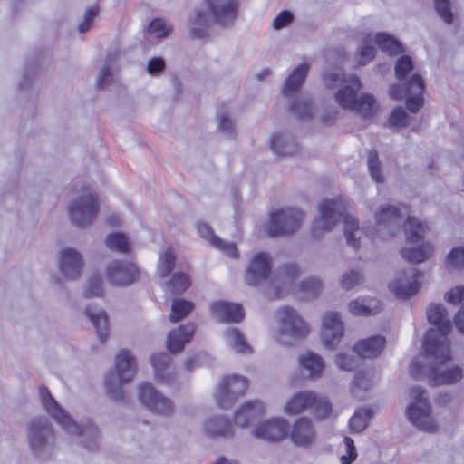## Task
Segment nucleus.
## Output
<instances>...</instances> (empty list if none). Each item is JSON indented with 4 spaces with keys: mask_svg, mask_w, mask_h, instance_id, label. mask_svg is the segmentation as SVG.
Here are the masks:
<instances>
[{
    "mask_svg": "<svg viewBox=\"0 0 464 464\" xmlns=\"http://www.w3.org/2000/svg\"><path fill=\"white\" fill-rule=\"evenodd\" d=\"M323 80L327 88L340 87L335 94L336 101L344 109H349L366 117L372 114L374 99L370 94L357 93L362 88L359 78L347 75L342 68L335 67L327 70L323 74Z\"/></svg>",
    "mask_w": 464,
    "mask_h": 464,
    "instance_id": "nucleus-1",
    "label": "nucleus"
},
{
    "mask_svg": "<svg viewBox=\"0 0 464 464\" xmlns=\"http://www.w3.org/2000/svg\"><path fill=\"white\" fill-rule=\"evenodd\" d=\"M319 216L314 218L312 225V235L319 237L324 232L330 231L343 218L344 236L347 244L353 248L359 247L361 231L358 220L350 214H345L344 204L338 199H324L319 206Z\"/></svg>",
    "mask_w": 464,
    "mask_h": 464,
    "instance_id": "nucleus-2",
    "label": "nucleus"
},
{
    "mask_svg": "<svg viewBox=\"0 0 464 464\" xmlns=\"http://www.w3.org/2000/svg\"><path fill=\"white\" fill-rule=\"evenodd\" d=\"M39 396L44 410L67 434L82 437V443L88 450H98L100 435L93 423L88 421L84 425H79L61 408L45 387L39 388Z\"/></svg>",
    "mask_w": 464,
    "mask_h": 464,
    "instance_id": "nucleus-3",
    "label": "nucleus"
},
{
    "mask_svg": "<svg viewBox=\"0 0 464 464\" xmlns=\"http://www.w3.org/2000/svg\"><path fill=\"white\" fill-rule=\"evenodd\" d=\"M436 355L429 354L424 351L423 357L414 359L410 365V373L414 379L427 377L429 383L433 386L453 384L459 382L463 377L462 369L454 365L446 367V362L450 360V349L449 357L441 358L440 349Z\"/></svg>",
    "mask_w": 464,
    "mask_h": 464,
    "instance_id": "nucleus-4",
    "label": "nucleus"
},
{
    "mask_svg": "<svg viewBox=\"0 0 464 464\" xmlns=\"http://www.w3.org/2000/svg\"><path fill=\"white\" fill-rule=\"evenodd\" d=\"M412 60H397L395 64V74L400 82L405 81L402 84H393L389 88V95L394 100L406 99L407 109L416 113L423 107V92L425 82L421 75L412 72Z\"/></svg>",
    "mask_w": 464,
    "mask_h": 464,
    "instance_id": "nucleus-5",
    "label": "nucleus"
},
{
    "mask_svg": "<svg viewBox=\"0 0 464 464\" xmlns=\"http://www.w3.org/2000/svg\"><path fill=\"white\" fill-rule=\"evenodd\" d=\"M427 319L436 329L427 331L423 341V350L429 354L436 355L440 349L441 358L449 357V340L447 335L451 331V323L445 307L440 304H430L427 311Z\"/></svg>",
    "mask_w": 464,
    "mask_h": 464,
    "instance_id": "nucleus-6",
    "label": "nucleus"
},
{
    "mask_svg": "<svg viewBox=\"0 0 464 464\" xmlns=\"http://www.w3.org/2000/svg\"><path fill=\"white\" fill-rule=\"evenodd\" d=\"M308 70L309 64L307 63L300 64L285 79L281 90L282 95L290 100V111L299 121H309L313 115L310 100L305 96L298 95Z\"/></svg>",
    "mask_w": 464,
    "mask_h": 464,
    "instance_id": "nucleus-7",
    "label": "nucleus"
},
{
    "mask_svg": "<svg viewBox=\"0 0 464 464\" xmlns=\"http://www.w3.org/2000/svg\"><path fill=\"white\" fill-rule=\"evenodd\" d=\"M116 372L107 374L104 380L106 392L115 401H125V392L121 385L131 382L136 373V360L126 349L121 350L115 356Z\"/></svg>",
    "mask_w": 464,
    "mask_h": 464,
    "instance_id": "nucleus-8",
    "label": "nucleus"
},
{
    "mask_svg": "<svg viewBox=\"0 0 464 464\" xmlns=\"http://www.w3.org/2000/svg\"><path fill=\"white\" fill-rule=\"evenodd\" d=\"M305 411H311L318 420L331 417L333 406L327 398L311 391H302L293 394L284 406V412L296 416Z\"/></svg>",
    "mask_w": 464,
    "mask_h": 464,
    "instance_id": "nucleus-9",
    "label": "nucleus"
},
{
    "mask_svg": "<svg viewBox=\"0 0 464 464\" xmlns=\"http://www.w3.org/2000/svg\"><path fill=\"white\" fill-rule=\"evenodd\" d=\"M100 204L96 191L88 185L79 188V195L69 204L68 213L72 224L85 227L92 224L99 213Z\"/></svg>",
    "mask_w": 464,
    "mask_h": 464,
    "instance_id": "nucleus-10",
    "label": "nucleus"
},
{
    "mask_svg": "<svg viewBox=\"0 0 464 464\" xmlns=\"http://www.w3.org/2000/svg\"><path fill=\"white\" fill-rule=\"evenodd\" d=\"M408 212L405 205H381L374 214L375 227L367 234L380 240L393 237L400 231L401 220Z\"/></svg>",
    "mask_w": 464,
    "mask_h": 464,
    "instance_id": "nucleus-11",
    "label": "nucleus"
},
{
    "mask_svg": "<svg viewBox=\"0 0 464 464\" xmlns=\"http://www.w3.org/2000/svg\"><path fill=\"white\" fill-rule=\"evenodd\" d=\"M426 391L420 386H412L410 396L412 401L406 410L408 420L419 430L433 432L437 430L431 414V405Z\"/></svg>",
    "mask_w": 464,
    "mask_h": 464,
    "instance_id": "nucleus-12",
    "label": "nucleus"
},
{
    "mask_svg": "<svg viewBox=\"0 0 464 464\" xmlns=\"http://www.w3.org/2000/svg\"><path fill=\"white\" fill-rule=\"evenodd\" d=\"M278 326L276 338L284 345H292L295 340L304 338L308 326L300 314L289 306H284L277 312Z\"/></svg>",
    "mask_w": 464,
    "mask_h": 464,
    "instance_id": "nucleus-13",
    "label": "nucleus"
},
{
    "mask_svg": "<svg viewBox=\"0 0 464 464\" xmlns=\"http://www.w3.org/2000/svg\"><path fill=\"white\" fill-rule=\"evenodd\" d=\"M27 440L30 449L38 458H44L53 451L55 437L45 418H34L27 424Z\"/></svg>",
    "mask_w": 464,
    "mask_h": 464,
    "instance_id": "nucleus-14",
    "label": "nucleus"
},
{
    "mask_svg": "<svg viewBox=\"0 0 464 464\" xmlns=\"http://www.w3.org/2000/svg\"><path fill=\"white\" fill-rule=\"evenodd\" d=\"M376 47L390 56H396L403 53V46L393 36L385 33L366 34L359 50L360 58H374Z\"/></svg>",
    "mask_w": 464,
    "mask_h": 464,
    "instance_id": "nucleus-15",
    "label": "nucleus"
},
{
    "mask_svg": "<svg viewBox=\"0 0 464 464\" xmlns=\"http://www.w3.org/2000/svg\"><path fill=\"white\" fill-rule=\"evenodd\" d=\"M318 432L314 421L306 416L288 423L287 439L292 444L300 449H311L317 442Z\"/></svg>",
    "mask_w": 464,
    "mask_h": 464,
    "instance_id": "nucleus-16",
    "label": "nucleus"
},
{
    "mask_svg": "<svg viewBox=\"0 0 464 464\" xmlns=\"http://www.w3.org/2000/svg\"><path fill=\"white\" fill-rule=\"evenodd\" d=\"M303 218L297 208L279 209L271 214L268 233L273 237L291 234L300 227Z\"/></svg>",
    "mask_w": 464,
    "mask_h": 464,
    "instance_id": "nucleus-17",
    "label": "nucleus"
},
{
    "mask_svg": "<svg viewBox=\"0 0 464 464\" xmlns=\"http://www.w3.org/2000/svg\"><path fill=\"white\" fill-rule=\"evenodd\" d=\"M139 399L144 407L155 414L168 417L174 412L175 407L172 401L149 382L139 386Z\"/></svg>",
    "mask_w": 464,
    "mask_h": 464,
    "instance_id": "nucleus-18",
    "label": "nucleus"
},
{
    "mask_svg": "<svg viewBox=\"0 0 464 464\" xmlns=\"http://www.w3.org/2000/svg\"><path fill=\"white\" fill-rule=\"evenodd\" d=\"M247 386V379L244 376L233 374L225 377L215 393L217 404L221 409H228L238 396L245 393Z\"/></svg>",
    "mask_w": 464,
    "mask_h": 464,
    "instance_id": "nucleus-19",
    "label": "nucleus"
},
{
    "mask_svg": "<svg viewBox=\"0 0 464 464\" xmlns=\"http://www.w3.org/2000/svg\"><path fill=\"white\" fill-rule=\"evenodd\" d=\"M138 276L139 269L130 262L113 260L106 267V277L114 285H129L134 283Z\"/></svg>",
    "mask_w": 464,
    "mask_h": 464,
    "instance_id": "nucleus-20",
    "label": "nucleus"
},
{
    "mask_svg": "<svg viewBox=\"0 0 464 464\" xmlns=\"http://www.w3.org/2000/svg\"><path fill=\"white\" fill-rule=\"evenodd\" d=\"M343 324L340 315L334 312H327L322 320V342L328 349H334L343 334Z\"/></svg>",
    "mask_w": 464,
    "mask_h": 464,
    "instance_id": "nucleus-21",
    "label": "nucleus"
},
{
    "mask_svg": "<svg viewBox=\"0 0 464 464\" xmlns=\"http://www.w3.org/2000/svg\"><path fill=\"white\" fill-rule=\"evenodd\" d=\"M420 272L414 267H411L398 276L391 282L390 289L400 298H407L415 295L420 287L419 278Z\"/></svg>",
    "mask_w": 464,
    "mask_h": 464,
    "instance_id": "nucleus-22",
    "label": "nucleus"
},
{
    "mask_svg": "<svg viewBox=\"0 0 464 464\" xmlns=\"http://www.w3.org/2000/svg\"><path fill=\"white\" fill-rule=\"evenodd\" d=\"M271 273V256L267 253H257L252 258L246 270V282L256 286L266 281Z\"/></svg>",
    "mask_w": 464,
    "mask_h": 464,
    "instance_id": "nucleus-23",
    "label": "nucleus"
},
{
    "mask_svg": "<svg viewBox=\"0 0 464 464\" xmlns=\"http://www.w3.org/2000/svg\"><path fill=\"white\" fill-rule=\"evenodd\" d=\"M217 24L223 26L233 23L237 15V0H205Z\"/></svg>",
    "mask_w": 464,
    "mask_h": 464,
    "instance_id": "nucleus-24",
    "label": "nucleus"
},
{
    "mask_svg": "<svg viewBox=\"0 0 464 464\" xmlns=\"http://www.w3.org/2000/svg\"><path fill=\"white\" fill-rule=\"evenodd\" d=\"M298 274V267L295 264L285 265L276 270L270 282V286L274 291L273 293L267 292V296L270 298H279L285 291L289 289Z\"/></svg>",
    "mask_w": 464,
    "mask_h": 464,
    "instance_id": "nucleus-25",
    "label": "nucleus"
},
{
    "mask_svg": "<svg viewBox=\"0 0 464 464\" xmlns=\"http://www.w3.org/2000/svg\"><path fill=\"white\" fill-rule=\"evenodd\" d=\"M58 266L65 278L77 279L82 271L83 259L77 250L65 248L60 252Z\"/></svg>",
    "mask_w": 464,
    "mask_h": 464,
    "instance_id": "nucleus-26",
    "label": "nucleus"
},
{
    "mask_svg": "<svg viewBox=\"0 0 464 464\" xmlns=\"http://www.w3.org/2000/svg\"><path fill=\"white\" fill-rule=\"evenodd\" d=\"M288 421L284 418H274L259 424L253 434L267 441H277L287 438Z\"/></svg>",
    "mask_w": 464,
    "mask_h": 464,
    "instance_id": "nucleus-27",
    "label": "nucleus"
},
{
    "mask_svg": "<svg viewBox=\"0 0 464 464\" xmlns=\"http://www.w3.org/2000/svg\"><path fill=\"white\" fill-rule=\"evenodd\" d=\"M213 317L221 323H237L244 318L243 308L240 304L226 301H216L210 304Z\"/></svg>",
    "mask_w": 464,
    "mask_h": 464,
    "instance_id": "nucleus-28",
    "label": "nucleus"
},
{
    "mask_svg": "<svg viewBox=\"0 0 464 464\" xmlns=\"http://www.w3.org/2000/svg\"><path fill=\"white\" fill-rule=\"evenodd\" d=\"M150 361L155 378L159 382L169 384L175 379L176 372L172 366V359L168 353H155Z\"/></svg>",
    "mask_w": 464,
    "mask_h": 464,
    "instance_id": "nucleus-29",
    "label": "nucleus"
},
{
    "mask_svg": "<svg viewBox=\"0 0 464 464\" xmlns=\"http://www.w3.org/2000/svg\"><path fill=\"white\" fill-rule=\"evenodd\" d=\"M195 333V326L192 324L180 325L176 330L171 331L167 339V347L172 353L183 351L185 345L188 343Z\"/></svg>",
    "mask_w": 464,
    "mask_h": 464,
    "instance_id": "nucleus-30",
    "label": "nucleus"
},
{
    "mask_svg": "<svg viewBox=\"0 0 464 464\" xmlns=\"http://www.w3.org/2000/svg\"><path fill=\"white\" fill-rule=\"evenodd\" d=\"M385 343L384 337L375 335L356 343L353 346V351L361 358L373 359L382 353Z\"/></svg>",
    "mask_w": 464,
    "mask_h": 464,
    "instance_id": "nucleus-31",
    "label": "nucleus"
},
{
    "mask_svg": "<svg viewBox=\"0 0 464 464\" xmlns=\"http://www.w3.org/2000/svg\"><path fill=\"white\" fill-rule=\"evenodd\" d=\"M198 232L202 238L208 240L217 249L230 257H237L238 253L236 245L231 242L223 241L221 238L218 237L208 225L199 223L198 225Z\"/></svg>",
    "mask_w": 464,
    "mask_h": 464,
    "instance_id": "nucleus-32",
    "label": "nucleus"
},
{
    "mask_svg": "<svg viewBox=\"0 0 464 464\" xmlns=\"http://www.w3.org/2000/svg\"><path fill=\"white\" fill-rule=\"evenodd\" d=\"M205 433L211 438H229L233 435L232 424L223 416H216L204 423Z\"/></svg>",
    "mask_w": 464,
    "mask_h": 464,
    "instance_id": "nucleus-33",
    "label": "nucleus"
},
{
    "mask_svg": "<svg viewBox=\"0 0 464 464\" xmlns=\"http://www.w3.org/2000/svg\"><path fill=\"white\" fill-rule=\"evenodd\" d=\"M85 314L92 323L98 340L104 343L109 338V319L106 312L102 309H93L91 306L85 308Z\"/></svg>",
    "mask_w": 464,
    "mask_h": 464,
    "instance_id": "nucleus-34",
    "label": "nucleus"
},
{
    "mask_svg": "<svg viewBox=\"0 0 464 464\" xmlns=\"http://www.w3.org/2000/svg\"><path fill=\"white\" fill-rule=\"evenodd\" d=\"M382 305L379 300L372 297H359L348 304L349 312L356 316H369L379 313Z\"/></svg>",
    "mask_w": 464,
    "mask_h": 464,
    "instance_id": "nucleus-35",
    "label": "nucleus"
},
{
    "mask_svg": "<svg viewBox=\"0 0 464 464\" xmlns=\"http://www.w3.org/2000/svg\"><path fill=\"white\" fill-rule=\"evenodd\" d=\"M264 413V405L261 401H249L245 403L235 414L237 425L246 427Z\"/></svg>",
    "mask_w": 464,
    "mask_h": 464,
    "instance_id": "nucleus-36",
    "label": "nucleus"
},
{
    "mask_svg": "<svg viewBox=\"0 0 464 464\" xmlns=\"http://www.w3.org/2000/svg\"><path fill=\"white\" fill-rule=\"evenodd\" d=\"M226 343L238 353H251L252 348L247 343L245 335L235 327H230L224 332Z\"/></svg>",
    "mask_w": 464,
    "mask_h": 464,
    "instance_id": "nucleus-37",
    "label": "nucleus"
},
{
    "mask_svg": "<svg viewBox=\"0 0 464 464\" xmlns=\"http://www.w3.org/2000/svg\"><path fill=\"white\" fill-rule=\"evenodd\" d=\"M271 149L279 156H290L297 150V144L289 134H276L271 139Z\"/></svg>",
    "mask_w": 464,
    "mask_h": 464,
    "instance_id": "nucleus-38",
    "label": "nucleus"
},
{
    "mask_svg": "<svg viewBox=\"0 0 464 464\" xmlns=\"http://www.w3.org/2000/svg\"><path fill=\"white\" fill-rule=\"evenodd\" d=\"M445 300L452 304H460L461 308L455 316V325L464 334V286H456L445 295Z\"/></svg>",
    "mask_w": 464,
    "mask_h": 464,
    "instance_id": "nucleus-39",
    "label": "nucleus"
},
{
    "mask_svg": "<svg viewBox=\"0 0 464 464\" xmlns=\"http://www.w3.org/2000/svg\"><path fill=\"white\" fill-rule=\"evenodd\" d=\"M298 361L301 368L307 371L311 378L321 375L324 367L323 359L313 352H306L300 355Z\"/></svg>",
    "mask_w": 464,
    "mask_h": 464,
    "instance_id": "nucleus-40",
    "label": "nucleus"
},
{
    "mask_svg": "<svg viewBox=\"0 0 464 464\" xmlns=\"http://www.w3.org/2000/svg\"><path fill=\"white\" fill-rule=\"evenodd\" d=\"M173 32L171 23L163 17H156L152 19L147 26L146 34L158 41H161L169 37Z\"/></svg>",
    "mask_w": 464,
    "mask_h": 464,
    "instance_id": "nucleus-41",
    "label": "nucleus"
},
{
    "mask_svg": "<svg viewBox=\"0 0 464 464\" xmlns=\"http://www.w3.org/2000/svg\"><path fill=\"white\" fill-rule=\"evenodd\" d=\"M406 239L409 242L418 243L426 235L429 227L426 223L414 217H408L403 225Z\"/></svg>",
    "mask_w": 464,
    "mask_h": 464,
    "instance_id": "nucleus-42",
    "label": "nucleus"
},
{
    "mask_svg": "<svg viewBox=\"0 0 464 464\" xmlns=\"http://www.w3.org/2000/svg\"><path fill=\"white\" fill-rule=\"evenodd\" d=\"M401 256L410 263L420 264L433 253V247L430 243H422L415 247H404L401 251Z\"/></svg>",
    "mask_w": 464,
    "mask_h": 464,
    "instance_id": "nucleus-43",
    "label": "nucleus"
},
{
    "mask_svg": "<svg viewBox=\"0 0 464 464\" xmlns=\"http://www.w3.org/2000/svg\"><path fill=\"white\" fill-rule=\"evenodd\" d=\"M372 411L368 408H360L352 416L349 421L350 429L353 432H362L364 430L372 418Z\"/></svg>",
    "mask_w": 464,
    "mask_h": 464,
    "instance_id": "nucleus-44",
    "label": "nucleus"
},
{
    "mask_svg": "<svg viewBox=\"0 0 464 464\" xmlns=\"http://www.w3.org/2000/svg\"><path fill=\"white\" fill-rule=\"evenodd\" d=\"M323 290V284L317 277H309L303 280L298 285V292L303 299H312L319 295Z\"/></svg>",
    "mask_w": 464,
    "mask_h": 464,
    "instance_id": "nucleus-45",
    "label": "nucleus"
},
{
    "mask_svg": "<svg viewBox=\"0 0 464 464\" xmlns=\"http://www.w3.org/2000/svg\"><path fill=\"white\" fill-rule=\"evenodd\" d=\"M193 309L194 304L192 302L182 298H175L172 301L169 320L173 323L179 322L191 313Z\"/></svg>",
    "mask_w": 464,
    "mask_h": 464,
    "instance_id": "nucleus-46",
    "label": "nucleus"
},
{
    "mask_svg": "<svg viewBox=\"0 0 464 464\" xmlns=\"http://www.w3.org/2000/svg\"><path fill=\"white\" fill-rule=\"evenodd\" d=\"M210 20L208 15L202 12H197L192 20L191 34L194 37L202 39L208 35Z\"/></svg>",
    "mask_w": 464,
    "mask_h": 464,
    "instance_id": "nucleus-47",
    "label": "nucleus"
},
{
    "mask_svg": "<svg viewBox=\"0 0 464 464\" xmlns=\"http://www.w3.org/2000/svg\"><path fill=\"white\" fill-rule=\"evenodd\" d=\"M106 245L111 249L120 253H128L130 249L129 238L121 232H113L106 237Z\"/></svg>",
    "mask_w": 464,
    "mask_h": 464,
    "instance_id": "nucleus-48",
    "label": "nucleus"
},
{
    "mask_svg": "<svg viewBox=\"0 0 464 464\" xmlns=\"http://www.w3.org/2000/svg\"><path fill=\"white\" fill-rule=\"evenodd\" d=\"M103 294L102 278L100 275H92L87 280L83 290L85 297H99Z\"/></svg>",
    "mask_w": 464,
    "mask_h": 464,
    "instance_id": "nucleus-49",
    "label": "nucleus"
},
{
    "mask_svg": "<svg viewBox=\"0 0 464 464\" xmlns=\"http://www.w3.org/2000/svg\"><path fill=\"white\" fill-rule=\"evenodd\" d=\"M176 257L171 248H167L163 254L160 255L159 260V273L161 277H166L169 275L175 266Z\"/></svg>",
    "mask_w": 464,
    "mask_h": 464,
    "instance_id": "nucleus-50",
    "label": "nucleus"
},
{
    "mask_svg": "<svg viewBox=\"0 0 464 464\" xmlns=\"http://www.w3.org/2000/svg\"><path fill=\"white\" fill-rule=\"evenodd\" d=\"M190 285L188 276L184 273H176L167 282V286L172 294H181Z\"/></svg>",
    "mask_w": 464,
    "mask_h": 464,
    "instance_id": "nucleus-51",
    "label": "nucleus"
},
{
    "mask_svg": "<svg viewBox=\"0 0 464 464\" xmlns=\"http://www.w3.org/2000/svg\"><path fill=\"white\" fill-rule=\"evenodd\" d=\"M448 269L459 270L464 268V246L454 247L447 256Z\"/></svg>",
    "mask_w": 464,
    "mask_h": 464,
    "instance_id": "nucleus-52",
    "label": "nucleus"
},
{
    "mask_svg": "<svg viewBox=\"0 0 464 464\" xmlns=\"http://www.w3.org/2000/svg\"><path fill=\"white\" fill-rule=\"evenodd\" d=\"M411 121L412 117L401 107L394 109L389 119L390 124L396 127H408Z\"/></svg>",
    "mask_w": 464,
    "mask_h": 464,
    "instance_id": "nucleus-53",
    "label": "nucleus"
},
{
    "mask_svg": "<svg viewBox=\"0 0 464 464\" xmlns=\"http://www.w3.org/2000/svg\"><path fill=\"white\" fill-rule=\"evenodd\" d=\"M368 169L372 178L377 182H382L383 177L381 173L380 161L375 150H372L368 155Z\"/></svg>",
    "mask_w": 464,
    "mask_h": 464,
    "instance_id": "nucleus-54",
    "label": "nucleus"
},
{
    "mask_svg": "<svg viewBox=\"0 0 464 464\" xmlns=\"http://www.w3.org/2000/svg\"><path fill=\"white\" fill-rule=\"evenodd\" d=\"M436 12L447 24L453 22V14L450 10V0H433Z\"/></svg>",
    "mask_w": 464,
    "mask_h": 464,
    "instance_id": "nucleus-55",
    "label": "nucleus"
},
{
    "mask_svg": "<svg viewBox=\"0 0 464 464\" xmlns=\"http://www.w3.org/2000/svg\"><path fill=\"white\" fill-rule=\"evenodd\" d=\"M372 382L371 379L367 377L366 373L358 372L354 377L352 392L354 394V396L360 398V400H364L363 396H360L357 393V390L362 389L363 391H367L372 386Z\"/></svg>",
    "mask_w": 464,
    "mask_h": 464,
    "instance_id": "nucleus-56",
    "label": "nucleus"
},
{
    "mask_svg": "<svg viewBox=\"0 0 464 464\" xmlns=\"http://www.w3.org/2000/svg\"><path fill=\"white\" fill-rule=\"evenodd\" d=\"M358 359L353 354L338 353L335 364L342 370L353 371L357 366Z\"/></svg>",
    "mask_w": 464,
    "mask_h": 464,
    "instance_id": "nucleus-57",
    "label": "nucleus"
},
{
    "mask_svg": "<svg viewBox=\"0 0 464 464\" xmlns=\"http://www.w3.org/2000/svg\"><path fill=\"white\" fill-rule=\"evenodd\" d=\"M362 280V276L356 271H350L343 276L341 285L345 290H350L359 285Z\"/></svg>",
    "mask_w": 464,
    "mask_h": 464,
    "instance_id": "nucleus-58",
    "label": "nucleus"
},
{
    "mask_svg": "<svg viewBox=\"0 0 464 464\" xmlns=\"http://www.w3.org/2000/svg\"><path fill=\"white\" fill-rule=\"evenodd\" d=\"M98 13L99 9L96 6H92L86 10L83 20L78 26V31L81 34L87 32L91 28L95 17L98 15Z\"/></svg>",
    "mask_w": 464,
    "mask_h": 464,
    "instance_id": "nucleus-59",
    "label": "nucleus"
},
{
    "mask_svg": "<svg viewBox=\"0 0 464 464\" xmlns=\"http://www.w3.org/2000/svg\"><path fill=\"white\" fill-rule=\"evenodd\" d=\"M293 14L289 11H281L273 20V27L276 30L282 29L293 21Z\"/></svg>",
    "mask_w": 464,
    "mask_h": 464,
    "instance_id": "nucleus-60",
    "label": "nucleus"
},
{
    "mask_svg": "<svg viewBox=\"0 0 464 464\" xmlns=\"http://www.w3.org/2000/svg\"><path fill=\"white\" fill-rule=\"evenodd\" d=\"M344 444L347 449L348 456H343L341 458V462L342 464H351L357 457L354 441L350 437H345Z\"/></svg>",
    "mask_w": 464,
    "mask_h": 464,
    "instance_id": "nucleus-61",
    "label": "nucleus"
},
{
    "mask_svg": "<svg viewBox=\"0 0 464 464\" xmlns=\"http://www.w3.org/2000/svg\"><path fill=\"white\" fill-rule=\"evenodd\" d=\"M113 80V74L111 72V69L108 66H103L97 77V86L98 88H103L107 84L111 83Z\"/></svg>",
    "mask_w": 464,
    "mask_h": 464,
    "instance_id": "nucleus-62",
    "label": "nucleus"
},
{
    "mask_svg": "<svg viewBox=\"0 0 464 464\" xmlns=\"http://www.w3.org/2000/svg\"><path fill=\"white\" fill-rule=\"evenodd\" d=\"M165 68V60H149L147 71L151 75H157Z\"/></svg>",
    "mask_w": 464,
    "mask_h": 464,
    "instance_id": "nucleus-63",
    "label": "nucleus"
},
{
    "mask_svg": "<svg viewBox=\"0 0 464 464\" xmlns=\"http://www.w3.org/2000/svg\"><path fill=\"white\" fill-rule=\"evenodd\" d=\"M218 128L226 134H232L234 131L233 121L227 116H221Z\"/></svg>",
    "mask_w": 464,
    "mask_h": 464,
    "instance_id": "nucleus-64",
    "label": "nucleus"
}]
</instances>
